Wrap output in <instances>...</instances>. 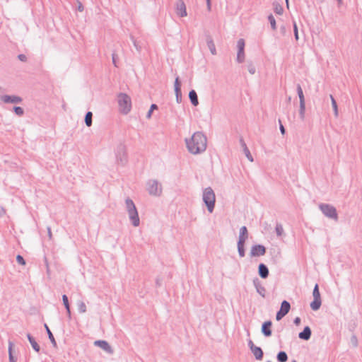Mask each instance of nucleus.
<instances>
[{
	"mask_svg": "<svg viewBox=\"0 0 362 362\" xmlns=\"http://www.w3.org/2000/svg\"><path fill=\"white\" fill-rule=\"evenodd\" d=\"M351 343L352 344L354 347H357L358 345V339L356 335H352L351 337Z\"/></svg>",
	"mask_w": 362,
	"mask_h": 362,
	"instance_id": "nucleus-42",
	"label": "nucleus"
},
{
	"mask_svg": "<svg viewBox=\"0 0 362 362\" xmlns=\"http://www.w3.org/2000/svg\"><path fill=\"white\" fill-rule=\"evenodd\" d=\"M312 331L310 327L306 326L303 330L298 334V337L301 339L308 341L310 339Z\"/></svg>",
	"mask_w": 362,
	"mask_h": 362,
	"instance_id": "nucleus-19",
	"label": "nucleus"
},
{
	"mask_svg": "<svg viewBox=\"0 0 362 362\" xmlns=\"http://www.w3.org/2000/svg\"><path fill=\"white\" fill-rule=\"evenodd\" d=\"M78 10L79 11H83V6L81 3H79L78 6Z\"/></svg>",
	"mask_w": 362,
	"mask_h": 362,
	"instance_id": "nucleus-52",
	"label": "nucleus"
},
{
	"mask_svg": "<svg viewBox=\"0 0 362 362\" xmlns=\"http://www.w3.org/2000/svg\"><path fill=\"white\" fill-rule=\"evenodd\" d=\"M117 161L119 162L122 165H124L127 161V155L126 151V146L120 144L117 147L116 151Z\"/></svg>",
	"mask_w": 362,
	"mask_h": 362,
	"instance_id": "nucleus-9",
	"label": "nucleus"
},
{
	"mask_svg": "<svg viewBox=\"0 0 362 362\" xmlns=\"http://www.w3.org/2000/svg\"><path fill=\"white\" fill-rule=\"evenodd\" d=\"M131 37V40H132V42H133V44H134V46L135 47V48L136 49V50H137L138 52H140V51H141V46H139V45H138V43H137L136 40L134 39V37L132 35H131V37Z\"/></svg>",
	"mask_w": 362,
	"mask_h": 362,
	"instance_id": "nucleus-44",
	"label": "nucleus"
},
{
	"mask_svg": "<svg viewBox=\"0 0 362 362\" xmlns=\"http://www.w3.org/2000/svg\"><path fill=\"white\" fill-rule=\"evenodd\" d=\"M202 200L205 204L209 213H212L215 208L216 195L211 187H208L203 190Z\"/></svg>",
	"mask_w": 362,
	"mask_h": 362,
	"instance_id": "nucleus-3",
	"label": "nucleus"
},
{
	"mask_svg": "<svg viewBox=\"0 0 362 362\" xmlns=\"http://www.w3.org/2000/svg\"><path fill=\"white\" fill-rule=\"evenodd\" d=\"M206 1H207V4H209L210 0H206Z\"/></svg>",
	"mask_w": 362,
	"mask_h": 362,
	"instance_id": "nucleus-58",
	"label": "nucleus"
},
{
	"mask_svg": "<svg viewBox=\"0 0 362 362\" xmlns=\"http://www.w3.org/2000/svg\"><path fill=\"white\" fill-rule=\"evenodd\" d=\"M258 274L262 279L268 277L269 272L266 264L260 263L258 266Z\"/></svg>",
	"mask_w": 362,
	"mask_h": 362,
	"instance_id": "nucleus-18",
	"label": "nucleus"
},
{
	"mask_svg": "<svg viewBox=\"0 0 362 362\" xmlns=\"http://www.w3.org/2000/svg\"><path fill=\"white\" fill-rule=\"evenodd\" d=\"M47 234H48L49 239L52 240V230H51V227L50 226H47Z\"/></svg>",
	"mask_w": 362,
	"mask_h": 362,
	"instance_id": "nucleus-49",
	"label": "nucleus"
},
{
	"mask_svg": "<svg viewBox=\"0 0 362 362\" xmlns=\"http://www.w3.org/2000/svg\"><path fill=\"white\" fill-rule=\"evenodd\" d=\"M276 358L279 362H286L288 360L287 354L285 351H279L277 354Z\"/></svg>",
	"mask_w": 362,
	"mask_h": 362,
	"instance_id": "nucleus-29",
	"label": "nucleus"
},
{
	"mask_svg": "<svg viewBox=\"0 0 362 362\" xmlns=\"http://www.w3.org/2000/svg\"><path fill=\"white\" fill-rule=\"evenodd\" d=\"M189 98L190 100L191 103L194 106H197L199 105L198 96L194 90H191L189 93Z\"/></svg>",
	"mask_w": 362,
	"mask_h": 362,
	"instance_id": "nucleus-24",
	"label": "nucleus"
},
{
	"mask_svg": "<svg viewBox=\"0 0 362 362\" xmlns=\"http://www.w3.org/2000/svg\"><path fill=\"white\" fill-rule=\"evenodd\" d=\"M266 253V247L260 244L254 245L251 247L250 255L251 257H260L264 255Z\"/></svg>",
	"mask_w": 362,
	"mask_h": 362,
	"instance_id": "nucleus-11",
	"label": "nucleus"
},
{
	"mask_svg": "<svg viewBox=\"0 0 362 362\" xmlns=\"http://www.w3.org/2000/svg\"><path fill=\"white\" fill-rule=\"evenodd\" d=\"M281 31L284 33H285V30H286L285 27H284V26H283V27H281Z\"/></svg>",
	"mask_w": 362,
	"mask_h": 362,
	"instance_id": "nucleus-54",
	"label": "nucleus"
},
{
	"mask_svg": "<svg viewBox=\"0 0 362 362\" xmlns=\"http://www.w3.org/2000/svg\"><path fill=\"white\" fill-rule=\"evenodd\" d=\"M247 70L251 74H255L256 72L255 66L253 65L252 62L248 63L247 64Z\"/></svg>",
	"mask_w": 362,
	"mask_h": 362,
	"instance_id": "nucleus-41",
	"label": "nucleus"
},
{
	"mask_svg": "<svg viewBox=\"0 0 362 362\" xmlns=\"http://www.w3.org/2000/svg\"><path fill=\"white\" fill-rule=\"evenodd\" d=\"M293 323L297 326L299 325L300 323V318L299 317H296L293 320Z\"/></svg>",
	"mask_w": 362,
	"mask_h": 362,
	"instance_id": "nucleus-50",
	"label": "nucleus"
},
{
	"mask_svg": "<svg viewBox=\"0 0 362 362\" xmlns=\"http://www.w3.org/2000/svg\"><path fill=\"white\" fill-rule=\"evenodd\" d=\"M268 21H269V23L271 24L272 29L273 30H276V21L272 14L269 15Z\"/></svg>",
	"mask_w": 362,
	"mask_h": 362,
	"instance_id": "nucleus-36",
	"label": "nucleus"
},
{
	"mask_svg": "<svg viewBox=\"0 0 362 362\" xmlns=\"http://www.w3.org/2000/svg\"><path fill=\"white\" fill-rule=\"evenodd\" d=\"M285 1H286L287 6H288V0H285Z\"/></svg>",
	"mask_w": 362,
	"mask_h": 362,
	"instance_id": "nucleus-56",
	"label": "nucleus"
},
{
	"mask_svg": "<svg viewBox=\"0 0 362 362\" xmlns=\"http://www.w3.org/2000/svg\"><path fill=\"white\" fill-rule=\"evenodd\" d=\"M174 88L176 101L177 103H180L182 102L181 83L178 76L175 80Z\"/></svg>",
	"mask_w": 362,
	"mask_h": 362,
	"instance_id": "nucleus-14",
	"label": "nucleus"
},
{
	"mask_svg": "<svg viewBox=\"0 0 362 362\" xmlns=\"http://www.w3.org/2000/svg\"><path fill=\"white\" fill-rule=\"evenodd\" d=\"M94 345L101 348L103 350L106 351L107 354H112L114 350L109 344L107 341L105 340H96L94 341Z\"/></svg>",
	"mask_w": 362,
	"mask_h": 362,
	"instance_id": "nucleus-12",
	"label": "nucleus"
},
{
	"mask_svg": "<svg viewBox=\"0 0 362 362\" xmlns=\"http://www.w3.org/2000/svg\"><path fill=\"white\" fill-rule=\"evenodd\" d=\"M286 315L284 313H281L280 310H279L277 313H276V320H281Z\"/></svg>",
	"mask_w": 362,
	"mask_h": 362,
	"instance_id": "nucleus-45",
	"label": "nucleus"
},
{
	"mask_svg": "<svg viewBox=\"0 0 362 362\" xmlns=\"http://www.w3.org/2000/svg\"><path fill=\"white\" fill-rule=\"evenodd\" d=\"M78 310L80 313L86 312V305L83 301H78L77 303Z\"/></svg>",
	"mask_w": 362,
	"mask_h": 362,
	"instance_id": "nucleus-34",
	"label": "nucleus"
},
{
	"mask_svg": "<svg viewBox=\"0 0 362 362\" xmlns=\"http://www.w3.org/2000/svg\"><path fill=\"white\" fill-rule=\"evenodd\" d=\"M27 338H28L29 342L30 343L33 349L36 352H39L40 350V346L37 343V341H35V338L30 334H27Z\"/></svg>",
	"mask_w": 362,
	"mask_h": 362,
	"instance_id": "nucleus-23",
	"label": "nucleus"
},
{
	"mask_svg": "<svg viewBox=\"0 0 362 362\" xmlns=\"http://www.w3.org/2000/svg\"><path fill=\"white\" fill-rule=\"evenodd\" d=\"M13 111L19 117L23 116V114H24L23 109L21 107H19V106L13 107Z\"/></svg>",
	"mask_w": 362,
	"mask_h": 362,
	"instance_id": "nucleus-38",
	"label": "nucleus"
},
{
	"mask_svg": "<svg viewBox=\"0 0 362 362\" xmlns=\"http://www.w3.org/2000/svg\"><path fill=\"white\" fill-rule=\"evenodd\" d=\"M13 344L11 341L8 342V356H9V362H16V359L13 356L12 350H13Z\"/></svg>",
	"mask_w": 362,
	"mask_h": 362,
	"instance_id": "nucleus-33",
	"label": "nucleus"
},
{
	"mask_svg": "<svg viewBox=\"0 0 362 362\" xmlns=\"http://www.w3.org/2000/svg\"><path fill=\"white\" fill-rule=\"evenodd\" d=\"M18 59L23 62H25L27 61V57L24 54H20L18 55Z\"/></svg>",
	"mask_w": 362,
	"mask_h": 362,
	"instance_id": "nucleus-47",
	"label": "nucleus"
},
{
	"mask_svg": "<svg viewBox=\"0 0 362 362\" xmlns=\"http://www.w3.org/2000/svg\"><path fill=\"white\" fill-rule=\"evenodd\" d=\"M16 261L19 264L25 265V261L21 255L16 256Z\"/></svg>",
	"mask_w": 362,
	"mask_h": 362,
	"instance_id": "nucleus-43",
	"label": "nucleus"
},
{
	"mask_svg": "<svg viewBox=\"0 0 362 362\" xmlns=\"http://www.w3.org/2000/svg\"><path fill=\"white\" fill-rule=\"evenodd\" d=\"M62 300H63V304L66 310L68 317H69V319H71V313L70 305H69V299H68V297L66 295H65V294L62 295Z\"/></svg>",
	"mask_w": 362,
	"mask_h": 362,
	"instance_id": "nucleus-26",
	"label": "nucleus"
},
{
	"mask_svg": "<svg viewBox=\"0 0 362 362\" xmlns=\"http://www.w3.org/2000/svg\"><path fill=\"white\" fill-rule=\"evenodd\" d=\"M92 117L93 113L90 111L87 112L85 115V123L88 127L92 125Z\"/></svg>",
	"mask_w": 362,
	"mask_h": 362,
	"instance_id": "nucleus-32",
	"label": "nucleus"
},
{
	"mask_svg": "<svg viewBox=\"0 0 362 362\" xmlns=\"http://www.w3.org/2000/svg\"><path fill=\"white\" fill-rule=\"evenodd\" d=\"M275 230H276L277 236H281L282 234L284 233V228H283L282 225L280 223H276V227H275Z\"/></svg>",
	"mask_w": 362,
	"mask_h": 362,
	"instance_id": "nucleus-37",
	"label": "nucleus"
},
{
	"mask_svg": "<svg viewBox=\"0 0 362 362\" xmlns=\"http://www.w3.org/2000/svg\"><path fill=\"white\" fill-rule=\"evenodd\" d=\"M125 208L127 211L129 221L134 227H137L140 224V219L137 209L132 199L127 197L125 199Z\"/></svg>",
	"mask_w": 362,
	"mask_h": 362,
	"instance_id": "nucleus-2",
	"label": "nucleus"
},
{
	"mask_svg": "<svg viewBox=\"0 0 362 362\" xmlns=\"http://www.w3.org/2000/svg\"><path fill=\"white\" fill-rule=\"evenodd\" d=\"M272 325V322L270 320L264 322L262 325V332L267 337H270L272 334L271 329Z\"/></svg>",
	"mask_w": 362,
	"mask_h": 362,
	"instance_id": "nucleus-16",
	"label": "nucleus"
},
{
	"mask_svg": "<svg viewBox=\"0 0 362 362\" xmlns=\"http://www.w3.org/2000/svg\"><path fill=\"white\" fill-rule=\"evenodd\" d=\"M176 13L180 17H184L187 15L186 6L182 0L177 1L176 4Z\"/></svg>",
	"mask_w": 362,
	"mask_h": 362,
	"instance_id": "nucleus-15",
	"label": "nucleus"
},
{
	"mask_svg": "<svg viewBox=\"0 0 362 362\" xmlns=\"http://www.w3.org/2000/svg\"><path fill=\"white\" fill-rule=\"evenodd\" d=\"M245 243L238 242V251L240 257H243L245 255V251L244 247Z\"/></svg>",
	"mask_w": 362,
	"mask_h": 362,
	"instance_id": "nucleus-30",
	"label": "nucleus"
},
{
	"mask_svg": "<svg viewBox=\"0 0 362 362\" xmlns=\"http://www.w3.org/2000/svg\"><path fill=\"white\" fill-rule=\"evenodd\" d=\"M245 40L243 38L238 40L237 42L238 53H237V62L238 63H243L245 61Z\"/></svg>",
	"mask_w": 362,
	"mask_h": 362,
	"instance_id": "nucleus-10",
	"label": "nucleus"
},
{
	"mask_svg": "<svg viewBox=\"0 0 362 362\" xmlns=\"http://www.w3.org/2000/svg\"><path fill=\"white\" fill-rule=\"evenodd\" d=\"M44 326H45V328L46 329V332L47 333L48 337H49L51 343L53 344V346L54 347H56L57 346V342H56V340H55V339H54L52 332L50 331V329H49V327L47 325V324H45Z\"/></svg>",
	"mask_w": 362,
	"mask_h": 362,
	"instance_id": "nucleus-28",
	"label": "nucleus"
},
{
	"mask_svg": "<svg viewBox=\"0 0 362 362\" xmlns=\"http://www.w3.org/2000/svg\"><path fill=\"white\" fill-rule=\"evenodd\" d=\"M319 208L322 213L329 218L334 221L338 220V214L334 206L329 204H320Z\"/></svg>",
	"mask_w": 362,
	"mask_h": 362,
	"instance_id": "nucleus-5",
	"label": "nucleus"
},
{
	"mask_svg": "<svg viewBox=\"0 0 362 362\" xmlns=\"http://www.w3.org/2000/svg\"><path fill=\"white\" fill-rule=\"evenodd\" d=\"M279 123L280 132L284 135L286 133V130H285V128H284V125L281 123V119H279Z\"/></svg>",
	"mask_w": 362,
	"mask_h": 362,
	"instance_id": "nucleus-48",
	"label": "nucleus"
},
{
	"mask_svg": "<svg viewBox=\"0 0 362 362\" xmlns=\"http://www.w3.org/2000/svg\"><path fill=\"white\" fill-rule=\"evenodd\" d=\"M117 58V54L115 52H113L112 54V63L115 67L118 66L117 64V61H116Z\"/></svg>",
	"mask_w": 362,
	"mask_h": 362,
	"instance_id": "nucleus-46",
	"label": "nucleus"
},
{
	"mask_svg": "<svg viewBox=\"0 0 362 362\" xmlns=\"http://www.w3.org/2000/svg\"><path fill=\"white\" fill-rule=\"evenodd\" d=\"M248 238V232L246 226H242L240 228V233L238 237V242H243L245 243L247 239Z\"/></svg>",
	"mask_w": 362,
	"mask_h": 362,
	"instance_id": "nucleus-21",
	"label": "nucleus"
},
{
	"mask_svg": "<svg viewBox=\"0 0 362 362\" xmlns=\"http://www.w3.org/2000/svg\"><path fill=\"white\" fill-rule=\"evenodd\" d=\"M338 5L340 6L342 4V0H337Z\"/></svg>",
	"mask_w": 362,
	"mask_h": 362,
	"instance_id": "nucleus-53",
	"label": "nucleus"
},
{
	"mask_svg": "<svg viewBox=\"0 0 362 362\" xmlns=\"http://www.w3.org/2000/svg\"><path fill=\"white\" fill-rule=\"evenodd\" d=\"M329 97H330V99L332 101V107H333V110L334 112V115L336 117H337L338 116V107H337V102H336L335 99L334 98V97L332 96V95H330Z\"/></svg>",
	"mask_w": 362,
	"mask_h": 362,
	"instance_id": "nucleus-35",
	"label": "nucleus"
},
{
	"mask_svg": "<svg viewBox=\"0 0 362 362\" xmlns=\"http://www.w3.org/2000/svg\"><path fill=\"white\" fill-rule=\"evenodd\" d=\"M206 41L211 53L213 55L216 54V46L210 35H206Z\"/></svg>",
	"mask_w": 362,
	"mask_h": 362,
	"instance_id": "nucleus-20",
	"label": "nucleus"
},
{
	"mask_svg": "<svg viewBox=\"0 0 362 362\" xmlns=\"http://www.w3.org/2000/svg\"><path fill=\"white\" fill-rule=\"evenodd\" d=\"M296 90L299 98V116L301 120H304L305 115V100L303 89L299 83L296 86Z\"/></svg>",
	"mask_w": 362,
	"mask_h": 362,
	"instance_id": "nucleus-7",
	"label": "nucleus"
},
{
	"mask_svg": "<svg viewBox=\"0 0 362 362\" xmlns=\"http://www.w3.org/2000/svg\"><path fill=\"white\" fill-rule=\"evenodd\" d=\"M291 309V305L287 300H283L281 307H280V311L281 313H284L285 315H287V313L289 312Z\"/></svg>",
	"mask_w": 362,
	"mask_h": 362,
	"instance_id": "nucleus-27",
	"label": "nucleus"
},
{
	"mask_svg": "<svg viewBox=\"0 0 362 362\" xmlns=\"http://www.w3.org/2000/svg\"><path fill=\"white\" fill-rule=\"evenodd\" d=\"M248 346H249V347H250V350H251V351L252 350L253 347H255V346H256L254 344L253 341H252L251 339H250V340L248 341Z\"/></svg>",
	"mask_w": 362,
	"mask_h": 362,
	"instance_id": "nucleus-51",
	"label": "nucleus"
},
{
	"mask_svg": "<svg viewBox=\"0 0 362 362\" xmlns=\"http://www.w3.org/2000/svg\"><path fill=\"white\" fill-rule=\"evenodd\" d=\"M291 97H288V102H290V101H291Z\"/></svg>",
	"mask_w": 362,
	"mask_h": 362,
	"instance_id": "nucleus-57",
	"label": "nucleus"
},
{
	"mask_svg": "<svg viewBox=\"0 0 362 362\" xmlns=\"http://www.w3.org/2000/svg\"><path fill=\"white\" fill-rule=\"evenodd\" d=\"M240 143L241 146L243 147V152L245 154L246 157L247 158V159L250 161L252 162L253 161L252 156L251 155L250 150L247 148V146L243 138L240 139Z\"/></svg>",
	"mask_w": 362,
	"mask_h": 362,
	"instance_id": "nucleus-22",
	"label": "nucleus"
},
{
	"mask_svg": "<svg viewBox=\"0 0 362 362\" xmlns=\"http://www.w3.org/2000/svg\"><path fill=\"white\" fill-rule=\"evenodd\" d=\"M293 25L294 37H295L296 40L298 41L299 39V36H298V26H297L296 21L293 22Z\"/></svg>",
	"mask_w": 362,
	"mask_h": 362,
	"instance_id": "nucleus-39",
	"label": "nucleus"
},
{
	"mask_svg": "<svg viewBox=\"0 0 362 362\" xmlns=\"http://www.w3.org/2000/svg\"><path fill=\"white\" fill-rule=\"evenodd\" d=\"M251 351L257 360L260 361L262 359L264 354L262 349L260 347L256 346L255 347H253Z\"/></svg>",
	"mask_w": 362,
	"mask_h": 362,
	"instance_id": "nucleus-25",
	"label": "nucleus"
},
{
	"mask_svg": "<svg viewBox=\"0 0 362 362\" xmlns=\"http://www.w3.org/2000/svg\"><path fill=\"white\" fill-rule=\"evenodd\" d=\"M292 362H297V361L294 360V361H293Z\"/></svg>",
	"mask_w": 362,
	"mask_h": 362,
	"instance_id": "nucleus-59",
	"label": "nucleus"
},
{
	"mask_svg": "<svg viewBox=\"0 0 362 362\" xmlns=\"http://www.w3.org/2000/svg\"><path fill=\"white\" fill-rule=\"evenodd\" d=\"M147 191L150 195L159 197L162 194V186L156 180H150L147 182Z\"/></svg>",
	"mask_w": 362,
	"mask_h": 362,
	"instance_id": "nucleus-6",
	"label": "nucleus"
},
{
	"mask_svg": "<svg viewBox=\"0 0 362 362\" xmlns=\"http://www.w3.org/2000/svg\"><path fill=\"white\" fill-rule=\"evenodd\" d=\"M313 300L310 303V308L313 310H317L320 309L322 305L320 293L319 291V286L317 284H315L313 291Z\"/></svg>",
	"mask_w": 362,
	"mask_h": 362,
	"instance_id": "nucleus-8",
	"label": "nucleus"
},
{
	"mask_svg": "<svg viewBox=\"0 0 362 362\" xmlns=\"http://www.w3.org/2000/svg\"><path fill=\"white\" fill-rule=\"evenodd\" d=\"M207 7H208V9L210 10L211 9V3H209V4H207Z\"/></svg>",
	"mask_w": 362,
	"mask_h": 362,
	"instance_id": "nucleus-55",
	"label": "nucleus"
},
{
	"mask_svg": "<svg viewBox=\"0 0 362 362\" xmlns=\"http://www.w3.org/2000/svg\"><path fill=\"white\" fill-rule=\"evenodd\" d=\"M158 109V106L156 104H152L151 105V107H150V110H148V112H147V115H146V117L148 119H150L151 117V115H152V112L154 110H157Z\"/></svg>",
	"mask_w": 362,
	"mask_h": 362,
	"instance_id": "nucleus-40",
	"label": "nucleus"
},
{
	"mask_svg": "<svg viewBox=\"0 0 362 362\" xmlns=\"http://www.w3.org/2000/svg\"><path fill=\"white\" fill-rule=\"evenodd\" d=\"M117 102L120 112L127 115L131 111L132 100L127 93H119L117 95Z\"/></svg>",
	"mask_w": 362,
	"mask_h": 362,
	"instance_id": "nucleus-4",
	"label": "nucleus"
},
{
	"mask_svg": "<svg viewBox=\"0 0 362 362\" xmlns=\"http://www.w3.org/2000/svg\"><path fill=\"white\" fill-rule=\"evenodd\" d=\"M253 284L256 288L257 292L262 297L265 296L266 289L262 285L260 281L255 278L253 280Z\"/></svg>",
	"mask_w": 362,
	"mask_h": 362,
	"instance_id": "nucleus-17",
	"label": "nucleus"
},
{
	"mask_svg": "<svg viewBox=\"0 0 362 362\" xmlns=\"http://www.w3.org/2000/svg\"><path fill=\"white\" fill-rule=\"evenodd\" d=\"M187 148L192 154L201 153L206 149L207 139L201 132L194 133L190 139H185Z\"/></svg>",
	"mask_w": 362,
	"mask_h": 362,
	"instance_id": "nucleus-1",
	"label": "nucleus"
},
{
	"mask_svg": "<svg viewBox=\"0 0 362 362\" xmlns=\"http://www.w3.org/2000/svg\"><path fill=\"white\" fill-rule=\"evenodd\" d=\"M1 100L5 103H21L23 101L21 97L18 95H4L1 97Z\"/></svg>",
	"mask_w": 362,
	"mask_h": 362,
	"instance_id": "nucleus-13",
	"label": "nucleus"
},
{
	"mask_svg": "<svg viewBox=\"0 0 362 362\" xmlns=\"http://www.w3.org/2000/svg\"><path fill=\"white\" fill-rule=\"evenodd\" d=\"M274 11L278 15H282L284 13V8L281 5H280L278 2H274Z\"/></svg>",
	"mask_w": 362,
	"mask_h": 362,
	"instance_id": "nucleus-31",
	"label": "nucleus"
}]
</instances>
